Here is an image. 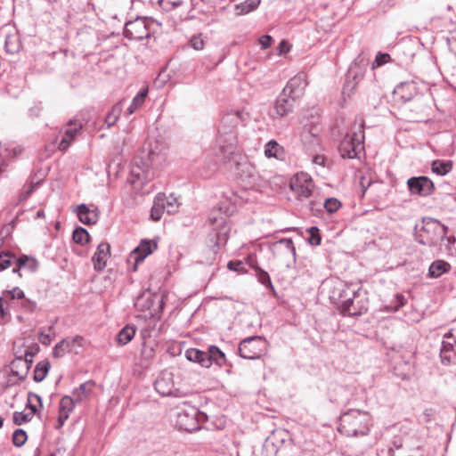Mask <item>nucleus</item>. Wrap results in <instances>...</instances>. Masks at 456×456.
Masks as SVG:
<instances>
[{"instance_id":"1","label":"nucleus","mask_w":456,"mask_h":456,"mask_svg":"<svg viewBox=\"0 0 456 456\" xmlns=\"http://www.w3.org/2000/svg\"><path fill=\"white\" fill-rule=\"evenodd\" d=\"M370 426V416L367 411L350 409L340 416L338 430L346 436H366Z\"/></svg>"},{"instance_id":"2","label":"nucleus","mask_w":456,"mask_h":456,"mask_svg":"<svg viewBox=\"0 0 456 456\" xmlns=\"http://www.w3.org/2000/svg\"><path fill=\"white\" fill-rule=\"evenodd\" d=\"M447 227L438 220L424 217L420 229L415 226V240L424 246L433 247L438 245L445 238Z\"/></svg>"},{"instance_id":"3","label":"nucleus","mask_w":456,"mask_h":456,"mask_svg":"<svg viewBox=\"0 0 456 456\" xmlns=\"http://www.w3.org/2000/svg\"><path fill=\"white\" fill-rule=\"evenodd\" d=\"M208 419V416L200 411L196 407L183 403L178 407L176 414V426L180 430L186 432L196 431L200 428V424Z\"/></svg>"},{"instance_id":"4","label":"nucleus","mask_w":456,"mask_h":456,"mask_svg":"<svg viewBox=\"0 0 456 456\" xmlns=\"http://www.w3.org/2000/svg\"><path fill=\"white\" fill-rule=\"evenodd\" d=\"M364 132L362 126H358L346 134L339 144L342 158L354 159L363 150Z\"/></svg>"},{"instance_id":"5","label":"nucleus","mask_w":456,"mask_h":456,"mask_svg":"<svg viewBox=\"0 0 456 456\" xmlns=\"http://www.w3.org/2000/svg\"><path fill=\"white\" fill-rule=\"evenodd\" d=\"M167 159V147L163 142H159V141L155 142V145H151L148 151V162L145 163V169H142V172L138 171L136 168H133L131 174L133 176H135L136 179L139 180H146L149 178V167L152 168H157L160 167Z\"/></svg>"},{"instance_id":"6","label":"nucleus","mask_w":456,"mask_h":456,"mask_svg":"<svg viewBox=\"0 0 456 456\" xmlns=\"http://www.w3.org/2000/svg\"><path fill=\"white\" fill-rule=\"evenodd\" d=\"M238 352L240 356L244 359H259L267 352V341L261 336L246 338L240 341Z\"/></svg>"},{"instance_id":"7","label":"nucleus","mask_w":456,"mask_h":456,"mask_svg":"<svg viewBox=\"0 0 456 456\" xmlns=\"http://www.w3.org/2000/svg\"><path fill=\"white\" fill-rule=\"evenodd\" d=\"M367 66L364 59H356L350 66L343 86L342 94L350 97L354 94L359 82L362 79Z\"/></svg>"},{"instance_id":"8","label":"nucleus","mask_w":456,"mask_h":456,"mask_svg":"<svg viewBox=\"0 0 456 456\" xmlns=\"http://www.w3.org/2000/svg\"><path fill=\"white\" fill-rule=\"evenodd\" d=\"M369 308V301L364 294L356 288L354 295H351L345 298L339 310L343 315L360 316L367 312Z\"/></svg>"},{"instance_id":"9","label":"nucleus","mask_w":456,"mask_h":456,"mask_svg":"<svg viewBox=\"0 0 456 456\" xmlns=\"http://www.w3.org/2000/svg\"><path fill=\"white\" fill-rule=\"evenodd\" d=\"M236 128L226 126L224 133L223 127H218L216 143L219 148V153L224 160L229 159L237 150L238 137Z\"/></svg>"},{"instance_id":"10","label":"nucleus","mask_w":456,"mask_h":456,"mask_svg":"<svg viewBox=\"0 0 456 456\" xmlns=\"http://www.w3.org/2000/svg\"><path fill=\"white\" fill-rule=\"evenodd\" d=\"M325 286L328 287V295L330 302L338 305V307L342 305L345 298L354 295V292H356L355 286L348 285L338 279L326 281Z\"/></svg>"},{"instance_id":"11","label":"nucleus","mask_w":456,"mask_h":456,"mask_svg":"<svg viewBox=\"0 0 456 456\" xmlns=\"http://www.w3.org/2000/svg\"><path fill=\"white\" fill-rule=\"evenodd\" d=\"M151 22L147 18L137 17L134 20L127 21L124 28V36L129 40H142L150 37V26Z\"/></svg>"},{"instance_id":"12","label":"nucleus","mask_w":456,"mask_h":456,"mask_svg":"<svg viewBox=\"0 0 456 456\" xmlns=\"http://www.w3.org/2000/svg\"><path fill=\"white\" fill-rule=\"evenodd\" d=\"M289 186L298 200L308 199L312 195L314 188L312 177L306 173L295 175L290 180Z\"/></svg>"},{"instance_id":"13","label":"nucleus","mask_w":456,"mask_h":456,"mask_svg":"<svg viewBox=\"0 0 456 456\" xmlns=\"http://www.w3.org/2000/svg\"><path fill=\"white\" fill-rule=\"evenodd\" d=\"M209 223L213 226V229L216 231V246L219 247L221 244H225L227 241V232L229 227L226 224V216L223 215L221 210H213L209 216Z\"/></svg>"},{"instance_id":"14","label":"nucleus","mask_w":456,"mask_h":456,"mask_svg":"<svg viewBox=\"0 0 456 456\" xmlns=\"http://www.w3.org/2000/svg\"><path fill=\"white\" fill-rule=\"evenodd\" d=\"M156 391L162 396H181V392L175 387L173 374L171 372H163L154 383Z\"/></svg>"},{"instance_id":"15","label":"nucleus","mask_w":456,"mask_h":456,"mask_svg":"<svg viewBox=\"0 0 456 456\" xmlns=\"http://www.w3.org/2000/svg\"><path fill=\"white\" fill-rule=\"evenodd\" d=\"M407 185L411 193L422 197L430 195L434 191V183L427 176L411 177Z\"/></svg>"},{"instance_id":"16","label":"nucleus","mask_w":456,"mask_h":456,"mask_svg":"<svg viewBox=\"0 0 456 456\" xmlns=\"http://www.w3.org/2000/svg\"><path fill=\"white\" fill-rule=\"evenodd\" d=\"M307 85L306 75L301 72L291 77L282 91L297 100L303 96Z\"/></svg>"},{"instance_id":"17","label":"nucleus","mask_w":456,"mask_h":456,"mask_svg":"<svg viewBox=\"0 0 456 456\" xmlns=\"http://www.w3.org/2000/svg\"><path fill=\"white\" fill-rule=\"evenodd\" d=\"M320 133L321 128L318 125L306 124L303 126L300 137L302 143L307 150L313 151L319 145Z\"/></svg>"},{"instance_id":"18","label":"nucleus","mask_w":456,"mask_h":456,"mask_svg":"<svg viewBox=\"0 0 456 456\" xmlns=\"http://www.w3.org/2000/svg\"><path fill=\"white\" fill-rule=\"evenodd\" d=\"M237 175L242 182L249 186L256 184L258 178L255 166L248 160L237 164Z\"/></svg>"},{"instance_id":"19","label":"nucleus","mask_w":456,"mask_h":456,"mask_svg":"<svg viewBox=\"0 0 456 456\" xmlns=\"http://www.w3.org/2000/svg\"><path fill=\"white\" fill-rule=\"evenodd\" d=\"M157 248L158 244L154 240H142L140 244L132 251L131 257L138 264L152 254Z\"/></svg>"},{"instance_id":"20","label":"nucleus","mask_w":456,"mask_h":456,"mask_svg":"<svg viewBox=\"0 0 456 456\" xmlns=\"http://www.w3.org/2000/svg\"><path fill=\"white\" fill-rule=\"evenodd\" d=\"M270 248L274 256L284 255L295 260L296 248L291 239H281L271 244Z\"/></svg>"},{"instance_id":"21","label":"nucleus","mask_w":456,"mask_h":456,"mask_svg":"<svg viewBox=\"0 0 456 456\" xmlns=\"http://www.w3.org/2000/svg\"><path fill=\"white\" fill-rule=\"evenodd\" d=\"M296 101L297 99L282 91L275 101L274 109L277 115L284 117L290 113L294 109Z\"/></svg>"},{"instance_id":"22","label":"nucleus","mask_w":456,"mask_h":456,"mask_svg":"<svg viewBox=\"0 0 456 456\" xmlns=\"http://www.w3.org/2000/svg\"><path fill=\"white\" fill-rule=\"evenodd\" d=\"M83 338L81 336H75L73 338H66L57 343L53 350V355L55 358H60L73 350L74 345L81 346Z\"/></svg>"},{"instance_id":"23","label":"nucleus","mask_w":456,"mask_h":456,"mask_svg":"<svg viewBox=\"0 0 456 456\" xmlns=\"http://www.w3.org/2000/svg\"><path fill=\"white\" fill-rule=\"evenodd\" d=\"M110 246L107 242L98 245L95 253L92 257L94 268L95 271H102L106 267L107 260L110 256Z\"/></svg>"},{"instance_id":"24","label":"nucleus","mask_w":456,"mask_h":456,"mask_svg":"<svg viewBox=\"0 0 456 456\" xmlns=\"http://www.w3.org/2000/svg\"><path fill=\"white\" fill-rule=\"evenodd\" d=\"M417 94V86L413 82L401 83L394 90V94L403 102L412 100Z\"/></svg>"},{"instance_id":"25","label":"nucleus","mask_w":456,"mask_h":456,"mask_svg":"<svg viewBox=\"0 0 456 456\" xmlns=\"http://www.w3.org/2000/svg\"><path fill=\"white\" fill-rule=\"evenodd\" d=\"M185 357L188 361L197 362L202 367L209 368L211 366V361L208 358L207 351L189 348L185 351Z\"/></svg>"},{"instance_id":"26","label":"nucleus","mask_w":456,"mask_h":456,"mask_svg":"<svg viewBox=\"0 0 456 456\" xmlns=\"http://www.w3.org/2000/svg\"><path fill=\"white\" fill-rule=\"evenodd\" d=\"M77 216L85 224H94L98 221L97 208L90 209L86 204H81L77 206Z\"/></svg>"},{"instance_id":"27","label":"nucleus","mask_w":456,"mask_h":456,"mask_svg":"<svg viewBox=\"0 0 456 456\" xmlns=\"http://www.w3.org/2000/svg\"><path fill=\"white\" fill-rule=\"evenodd\" d=\"M29 367L22 356H17L11 362V372L13 376L19 378L20 381L24 380L29 371Z\"/></svg>"},{"instance_id":"28","label":"nucleus","mask_w":456,"mask_h":456,"mask_svg":"<svg viewBox=\"0 0 456 456\" xmlns=\"http://www.w3.org/2000/svg\"><path fill=\"white\" fill-rule=\"evenodd\" d=\"M450 270L451 265L448 262L438 259L432 262L429 265L428 276L432 279H436L444 273H448Z\"/></svg>"},{"instance_id":"29","label":"nucleus","mask_w":456,"mask_h":456,"mask_svg":"<svg viewBox=\"0 0 456 456\" xmlns=\"http://www.w3.org/2000/svg\"><path fill=\"white\" fill-rule=\"evenodd\" d=\"M456 348L454 347L453 341H451V339H444L442 342V346L440 349V356L442 359V362L444 363H451L455 361L456 355H455Z\"/></svg>"},{"instance_id":"30","label":"nucleus","mask_w":456,"mask_h":456,"mask_svg":"<svg viewBox=\"0 0 456 456\" xmlns=\"http://www.w3.org/2000/svg\"><path fill=\"white\" fill-rule=\"evenodd\" d=\"M241 111H230L223 116L219 127H223L224 130H226V126L237 127L239 124L241 122ZM224 132L225 133V131Z\"/></svg>"},{"instance_id":"31","label":"nucleus","mask_w":456,"mask_h":456,"mask_svg":"<svg viewBox=\"0 0 456 456\" xmlns=\"http://www.w3.org/2000/svg\"><path fill=\"white\" fill-rule=\"evenodd\" d=\"M81 128V125H75L74 127L67 128L64 132L62 139L59 143L58 149L62 151H66Z\"/></svg>"},{"instance_id":"32","label":"nucleus","mask_w":456,"mask_h":456,"mask_svg":"<svg viewBox=\"0 0 456 456\" xmlns=\"http://www.w3.org/2000/svg\"><path fill=\"white\" fill-rule=\"evenodd\" d=\"M21 43L18 34L7 35L4 41L5 52L9 54H15L20 52Z\"/></svg>"},{"instance_id":"33","label":"nucleus","mask_w":456,"mask_h":456,"mask_svg":"<svg viewBox=\"0 0 456 456\" xmlns=\"http://www.w3.org/2000/svg\"><path fill=\"white\" fill-rule=\"evenodd\" d=\"M283 155L284 150L276 141L272 140L265 144V156L266 158L281 159L283 158Z\"/></svg>"},{"instance_id":"34","label":"nucleus","mask_w":456,"mask_h":456,"mask_svg":"<svg viewBox=\"0 0 456 456\" xmlns=\"http://www.w3.org/2000/svg\"><path fill=\"white\" fill-rule=\"evenodd\" d=\"M261 0H245L235 5L237 15H245L257 9Z\"/></svg>"},{"instance_id":"35","label":"nucleus","mask_w":456,"mask_h":456,"mask_svg":"<svg viewBox=\"0 0 456 456\" xmlns=\"http://www.w3.org/2000/svg\"><path fill=\"white\" fill-rule=\"evenodd\" d=\"M134 327L126 325L118 332L117 341L119 345L125 346L134 338Z\"/></svg>"},{"instance_id":"36","label":"nucleus","mask_w":456,"mask_h":456,"mask_svg":"<svg viewBox=\"0 0 456 456\" xmlns=\"http://www.w3.org/2000/svg\"><path fill=\"white\" fill-rule=\"evenodd\" d=\"M157 196H162L163 197V205L165 208V210L168 214H174L177 212L179 208V203L177 200V198L175 197L173 194H169L167 196L165 193H158Z\"/></svg>"},{"instance_id":"37","label":"nucleus","mask_w":456,"mask_h":456,"mask_svg":"<svg viewBox=\"0 0 456 456\" xmlns=\"http://www.w3.org/2000/svg\"><path fill=\"white\" fill-rule=\"evenodd\" d=\"M207 352L208 358L211 361V364L215 362L217 365L222 366L225 363V354L217 346H210Z\"/></svg>"},{"instance_id":"38","label":"nucleus","mask_w":456,"mask_h":456,"mask_svg":"<svg viewBox=\"0 0 456 456\" xmlns=\"http://www.w3.org/2000/svg\"><path fill=\"white\" fill-rule=\"evenodd\" d=\"M92 383L85 382L79 386L78 388L74 389L72 395L76 402L81 403L86 400L91 392Z\"/></svg>"},{"instance_id":"39","label":"nucleus","mask_w":456,"mask_h":456,"mask_svg":"<svg viewBox=\"0 0 456 456\" xmlns=\"http://www.w3.org/2000/svg\"><path fill=\"white\" fill-rule=\"evenodd\" d=\"M50 369V362L48 361L39 362L35 368L33 379L36 382H41L46 377Z\"/></svg>"},{"instance_id":"40","label":"nucleus","mask_w":456,"mask_h":456,"mask_svg":"<svg viewBox=\"0 0 456 456\" xmlns=\"http://www.w3.org/2000/svg\"><path fill=\"white\" fill-rule=\"evenodd\" d=\"M123 110L122 102L116 103L107 114L105 118V123L107 127L110 128L118 121Z\"/></svg>"},{"instance_id":"41","label":"nucleus","mask_w":456,"mask_h":456,"mask_svg":"<svg viewBox=\"0 0 456 456\" xmlns=\"http://www.w3.org/2000/svg\"><path fill=\"white\" fill-rule=\"evenodd\" d=\"M165 211V208L163 205V197L157 196L154 199L153 206L151 209V217L153 221H159L161 219L162 214Z\"/></svg>"},{"instance_id":"42","label":"nucleus","mask_w":456,"mask_h":456,"mask_svg":"<svg viewBox=\"0 0 456 456\" xmlns=\"http://www.w3.org/2000/svg\"><path fill=\"white\" fill-rule=\"evenodd\" d=\"M148 89H143L139 92L133 99L130 106L126 110V115L133 114L137 109H139L144 102L147 96Z\"/></svg>"},{"instance_id":"43","label":"nucleus","mask_w":456,"mask_h":456,"mask_svg":"<svg viewBox=\"0 0 456 456\" xmlns=\"http://www.w3.org/2000/svg\"><path fill=\"white\" fill-rule=\"evenodd\" d=\"M252 268H254V270L256 272V276L258 281L261 284H263L264 286H265L266 288H269L270 289H272L273 291L274 288L272 284L271 278H270L268 273L257 265H252Z\"/></svg>"},{"instance_id":"44","label":"nucleus","mask_w":456,"mask_h":456,"mask_svg":"<svg viewBox=\"0 0 456 456\" xmlns=\"http://www.w3.org/2000/svg\"><path fill=\"white\" fill-rule=\"evenodd\" d=\"M72 239L76 243L85 245L89 242L90 235L85 228L77 227L73 232Z\"/></svg>"},{"instance_id":"45","label":"nucleus","mask_w":456,"mask_h":456,"mask_svg":"<svg viewBox=\"0 0 456 456\" xmlns=\"http://www.w3.org/2000/svg\"><path fill=\"white\" fill-rule=\"evenodd\" d=\"M431 168L434 173L439 175H444L451 171L452 164L449 161L434 160Z\"/></svg>"},{"instance_id":"46","label":"nucleus","mask_w":456,"mask_h":456,"mask_svg":"<svg viewBox=\"0 0 456 456\" xmlns=\"http://www.w3.org/2000/svg\"><path fill=\"white\" fill-rule=\"evenodd\" d=\"M2 297L8 302V305L12 300L19 301L24 297V292L19 287H15L12 289L3 291Z\"/></svg>"},{"instance_id":"47","label":"nucleus","mask_w":456,"mask_h":456,"mask_svg":"<svg viewBox=\"0 0 456 456\" xmlns=\"http://www.w3.org/2000/svg\"><path fill=\"white\" fill-rule=\"evenodd\" d=\"M76 404L79 403L76 402L73 396L71 397L69 395H65L61 399L60 411L69 414V412L73 411Z\"/></svg>"},{"instance_id":"48","label":"nucleus","mask_w":456,"mask_h":456,"mask_svg":"<svg viewBox=\"0 0 456 456\" xmlns=\"http://www.w3.org/2000/svg\"><path fill=\"white\" fill-rule=\"evenodd\" d=\"M323 208L330 214L335 213L341 207V202L336 198H328L322 203Z\"/></svg>"},{"instance_id":"49","label":"nucleus","mask_w":456,"mask_h":456,"mask_svg":"<svg viewBox=\"0 0 456 456\" xmlns=\"http://www.w3.org/2000/svg\"><path fill=\"white\" fill-rule=\"evenodd\" d=\"M27 439V433L23 429L18 428L14 430L12 434V444L15 446L21 447L26 443Z\"/></svg>"},{"instance_id":"50","label":"nucleus","mask_w":456,"mask_h":456,"mask_svg":"<svg viewBox=\"0 0 456 456\" xmlns=\"http://www.w3.org/2000/svg\"><path fill=\"white\" fill-rule=\"evenodd\" d=\"M32 419V413H24L22 411H15L12 415V421L15 425H21Z\"/></svg>"},{"instance_id":"51","label":"nucleus","mask_w":456,"mask_h":456,"mask_svg":"<svg viewBox=\"0 0 456 456\" xmlns=\"http://www.w3.org/2000/svg\"><path fill=\"white\" fill-rule=\"evenodd\" d=\"M12 259H14V256L10 252H1L0 253V270H5L11 266Z\"/></svg>"},{"instance_id":"52","label":"nucleus","mask_w":456,"mask_h":456,"mask_svg":"<svg viewBox=\"0 0 456 456\" xmlns=\"http://www.w3.org/2000/svg\"><path fill=\"white\" fill-rule=\"evenodd\" d=\"M10 318L8 302L0 297V322H4Z\"/></svg>"},{"instance_id":"53","label":"nucleus","mask_w":456,"mask_h":456,"mask_svg":"<svg viewBox=\"0 0 456 456\" xmlns=\"http://www.w3.org/2000/svg\"><path fill=\"white\" fill-rule=\"evenodd\" d=\"M307 232L310 233L308 241L311 245L318 246L321 244V236L319 234V229L316 226L310 227Z\"/></svg>"},{"instance_id":"54","label":"nucleus","mask_w":456,"mask_h":456,"mask_svg":"<svg viewBox=\"0 0 456 456\" xmlns=\"http://www.w3.org/2000/svg\"><path fill=\"white\" fill-rule=\"evenodd\" d=\"M39 350V347L37 345H35L34 346L30 347V348H28L26 351H25V354L24 355L22 356L23 357V361H26V362L28 363V366L30 368L32 363H33V357L35 356V354L38 352Z\"/></svg>"},{"instance_id":"55","label":"nucleus","mask_w":456,"mask_h":456,"mask_svg":"<svg viewBox=\"0 0 456 456\" xmlns=\"http://www.w3.org/2000/svg\"><path fill=\"white\" fill-rule=\"evenodd\" d=\"M18 303L26 312H33L37 307L35 301L26 298L25 297L20 298Z\"/></svg>"},{"instance_id":"56","label":"nucleus","mask_w":456,"mask_h":456,"mask_svg":"<svg viewBox=\"0 0 456 456\" xmlns=\"http://www.w3.org/2000/svg\"><path fill=\"white\" fill-rule=\"evenodd\" d=\"M190 45L193 49L200 51L204 47V41L200 35H195L191 38Z\"/></svg>"},{"instance_id":"57","label":"nucleus","mask_w":456,"mask_h":456,"mask_svg":"<svg viewBox=\"0 0 456 456\" xmlns=\"http://www.w3.org/2000/svg\"><path fill=\"white\" fill-rule=\"evenodd\" d=\"M227 267L231 271H235L239 273L246 272L243 263L241 261H230L227 264Z\"/></svg>"},{"instance_id":"58","label":"nucleus","mask_w":456,"mask_h":456,"mask_svg":"<svg viewBox=\"0 0 456 456\" xmlns=\"http://www.w3.org/2000/svg\"><path fill=\"white\" fill-rule=\"evenodd\" d=\"M389 58H390L389 54L379 53L375 58L372 67L374 68L375 65L379 67V66L387 62Z\"/></svg>"},{"instance_id":"59","label":"nucleus","mask_w":456,"mask_h":456,"mask_svg":"<svg viewBox=\"0 0 456 456\" xmlns=\"http://www.w3.org/2000/svg\"><path fill=\"white\" fill-rule=\"evenodd\" d=\"M14 261L17 266V268H13L14 273L18 272V269L27 266V265L31 262L28 256H22L19 258L14 257Z\"/></svg>"},{"instance_id":"60","label":"nucleus","mask_w":456,"mask_h":456,"mask_svg":"<svg viewBox=\"0 0 456 456\" xmlns=\"http://www.w3.org/2000/svg\"><path fill=\"white\" fill-rule=\"evenodd\" d=\"M273 42V37L269 35H264L259 38V44L261 45L262 49H267L271 46Z\"/></svg>"},{"instance_id":"61","label":"nucleus","mask_w":456,"mask_h":456,"mask_svg":"<svg viewBox=\"0 0 456 456\" xmlns=\"http://www.w3.org/2000/svg\"><path fill=\"white\" fill-rule=\"evenodd\" d=\"M53 334L45 333V332H41L39 334V337H38V339H39L40 343L43 344V345H45V346L50 345L52 340H53Z\"/></svg>"},{"instance_id":"62","label":"nucleus","mask_w":456,"mask_h":456,"mask_svg":"<svg viewBox=\"0 0 456 456\" xmlns=\"http://www.w3.org/2000/svg\"><path fill=\"white\" fill-rule=\"evenodd\" d=\"M42 110H43L42 103L39 102V103L35 104L33 107H31L28 110V112L31 117H38L40 115V112L42 111Z\"/></svg>"},{"instance_id":"63","label":"nucleus","mask_w":456,"mask_h":456,"mask_svg":"<svg viewBox=\"0 0 456 456\" xmlns=\"http://www.w3.org/2000/svg\"><path fill=\"white\" fill-rule=\"evenodd\" d=\"M279 54H284L289 51V45L287 41L282 40L280 42L278 47Z\"/></svg>"},{"instance_id":"64","label":"nucleus","mask_w":456,"mask_h":456,"mask_svg":"<svg viewBox=\"0 0 456 456\" xmlns=\"http://www.w3.org/2000/svg\"><path fill=\"white\" fill-rule=\"evenodd\" d=\"M68 418H69V414L67 412H63V411H60V414L58 417V425H57L56 428H61L64 425L65 421L68 419Z\"/></svg>"}]
</instances>
